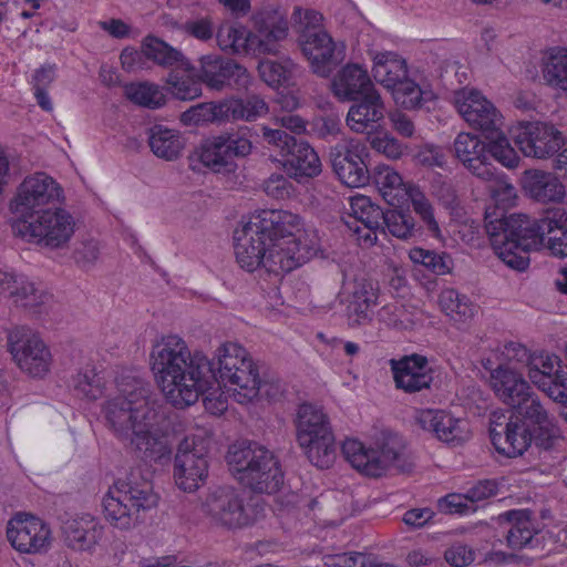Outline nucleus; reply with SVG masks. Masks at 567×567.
I'll list each match as a JSON object with an SVG mask.
<instances>
[{"label": "nucleus", "mask_w": 567, "mask_h": 567, "mask_svg": "<svg viewBox=\"0 0 567 567\" xmlns=\"http://www.w3.org/2000/svg\"><path fill=\"white\" fill-rule=\"evenodd\" d=\"M150 359L164 396L177 409L196 403L217 384L214 364L203 352H192L177 334L162 337L153 346Z\"/></svg>", "instance_id": "1"}, {"label": "nucleus", "mask_w": 567, "mask_h": 567, "mask_svg": "<svg viewBox=\"0 0 567 567\" xmlns=\"http://www.w3.org/2000/svg\"><path fill=\"white\" fill-rule=\"evenodd\" d=\"M485 229L499 259L509 268L524 271L529 265V251L543 250L545 239L567 231V210L563 207L548 208L538 218L524 214L493 218L487 213Z\"/></svg>", "instance_id": "2"}, {"label": "nucleus", "mask_w": 567, "mask_h": 567, "mask_svg": "<svg viewBox=\"0 0 567 567\" xmlns=\"http://www.w3.org/2000/svg\"><path fill=\"white\" fill-rule=\"evenodd\" d=\"M300 217L287 210H262L252 215L234 233L235 255L243 269L265 268L269 241L292 235Z\"/></svg>", "instance_id": "3"}, {"label": "nucleus", "mask_w": 567, "mask_h": 567, "mask_svg": "<svg viewBox=\"0 0 567 567\" xmlns=\"http://www.w3.org/2000/svg\"><path fill=\"white\" fill-rule=\"evenodd\" d=\"M116 386L117 393L103 404V414L117 436L128 439L143 422L157 416L159 406L153 398L151 384L137 375H121Z\"/></svg>", "instance_id": "4"}, {"label": "nucleus", "mask_w": 567, "mask_h": 567, "mask_svg": "<svg viewBox=\"0 0 567 567\" xmlns=\"http://www.w3.org/2000/svg\"><path fill=\"white\" fill-rule=\"evenodd\" d=\"M153 484L140 470L117 480L103 498L105 519L115 528L128 530L144 522V514L157 506Z\"/></svg>", "instance_id": "5"}, {"label": "nucleus", "mask_w": 567, "mask_h": 567, "mask_svg": "<svg viewBox=\"0 0 567 567\" xmlns=\"http://www.w3.org/2000/svg\"><path fill=\"white\" fill-rule=\"evenodd\" d=\"M341 451L353 468L370 477H380L391 468L405 474L414 467L403 439L394 433L382 432L369 449L360 441L347 440Z\"/></svg>", "instance_id": "6"}, {"label": "nucleus", "mask_w": 567, "mask_h": 567, "mask_svg": "<svg viewBox=\"0 0 567 567\" xmlns=\"http://www.w3.org/2000/svg\"><path fill=\"white\" fill-rule=\"evenodd\" d=\"M228 465L241 484L256 493H277L284 484L279 461L271 451L256 442L235 443L227 453Z\"/></svg>", "instance_id": "7"}, {"label": "nucleus", "mask_w": 567, "mask_h": 567, "mask_svg": "<svg viewBox=\"0 0 567 567\" xmlns=\"http://www.w3.org/2000/svg\"><path fill=\"white\" fill-rule=\"evenodd\" d=\"M296 440L307 458L319 468H329L337 456L336 437L327 413L312 403L298 406Z\"/></svg>", "instance_id": "8"}, {"label": "nucleus", "mask_w": 567, "mask_h": 567, "mask_svg": "<svg viewBox=\"0 0 567 567\" xmlns=\"http://www.w3.org/2000/svg\"><path fill=\"white\" fill-rule=\"evenodd\" d=\"M216 360L217 384L212 391H217L220 383H230L238 388L236 395L240 403L258 398L259 369L241 346L234 342L220 344L216 351Z\"/></svg>", "instance_id": "9"}, {"label": "nucleus", "mask_w": 567, "mask_h": 567, "mask_svg": "<svg viewBox=\"0 0 567 567\" xmlns=\"http://www.w3.org/2000/svg\"><path fill=\"white\" fill-rule=\"evenodd\" d=\"M372 73L380 84L393 93L395 102L405 109H419L432 99V93L423 91L409 78L406 61L395 52H374Z\"/></svg>", "instance_id": "10"}, {"label": "nucleus", "mask_w": 567, "mask_h": 567, "mask_svg": "<svg viewBox=\"0 0 567 567\" xmlns=\"http://www.w3.org/2000/svg\"><path fill=\"white\" fill-rule=\"evenodd\" d=\"M200 511L212 525L227 530L243 529L257 520L245 495L233 486L210 488L200 501Z\"/></svg>", "instance_id": "11"}, {"label": "nucleus", "mask_w": 567, "mask_h": 567, "mask_svg": "<svg viewBox=\"0 0 567 567\" xmlns=\"http://www.w3.org/2000/svg\"><path fill=\"white\" fill-rule=\"evenodd\" d=\"M248 134L249 128L243 126L237 131L224 132L206 138L194 150L188 159L198 161L215 173L231 172L236 167V158H244L251 153L252 143Z\"/></svg>", "instance_id": "12"}, {"label": "nucleus", "mask_w": 567, "mask_h": 567, "mask_svg": "<svg viewBox=\"0 0 567 567\" xmlns=\"http://www.w3.org/2000/svg\"><path fill=\"white\" fill-rule=\"evenodd\" d=\"M73 216L62 208H51L33 219H14L12 233L51 249L63 248L74 234Z\"/></svg>", "instance_id": "13"}, {"label": "nucleus", "mask_w": 567, "mask_h": 567, "mask_svg": "<svg viewBox=\"0 0 567 567\" xmlns=\"http://www.w3.org/2000/svg\"><path fill=\"white\" fill-rule=\"evenodd\" d=\"M62 189L45 173L28 176L18 187L10 207L16 219H33L35 216L53 208L61 199Z\"/></svg>", "instance_id": "14"}, {"label": "nucleus", "mask_w": 567, "mask_h": 567, "mask_svg": "<svg viewBox=\"0 0 567 567\" xmlns=\"http://www.w3.org/2000/svg\"><path fill=\"white\" fill-rule=\"evenodd\" d=\"M305 19L307 24L299 35V45L313 73L327 78L341 62V52L337 51L336 43L327 31L316 25L321 21V14L307 11Z\"/></svg>", "instance_id": "15"}, {"label": "nucleus", "mask_w": 567, "mask_h": 567, "mask_svg": "<svg viewBox=\"0 0 567 567\" xmlns=\"http://www.w3.org/2000/svg\"><path fill=\"white\" fill-rule=\"evenodd\" d=\"M8 349L16 364L33 378H43L51 368L52 355L40 336L25 326L8 332Z\"/></svg>", "instance_id": "16"}, {"label": "nucleus", "mask_w": 567, "mask_h": 567, "mask_svg": "<svg viewBox=\"0 0 567 567\" xmlns=\"http://www.w3.org/2000/svg\"><path fill=\"white\" fill-rule=\"evenodd\" d=\"M537 435L534 429L504 413H493L489 420L492 443L507 457L522 456L528 449H536Z\"/></svg>", "instance_id": "17"}, {"label": "nucleus", "mask_w": 567, "mask_h": 567, "mask_svg": "<svg viewBox=\"0 0 567 567\" xmlns=\"http://www.w3.org/2000/svg\"><path fill=\"white\" fill-rule=\"evenodd\" d=\"M566 136L553 123L527 122L515 137L525 156L545 159L555 155L566 144Z\"/></svg>", "instance_id": "18"}, {"label": "nucleus", "mask_w": 567, "mask_h": 567, "mask_svg": "<svg viewBox=\"0 0 567 567\" xmlns=\"http://www.w3.org/2000/svg\"><path fill=\"white\" fill-rule=\"evenodd\" d=\"M7 537L11 546L22 554H41L51 545L49 526L25 513H19L9 520Z\"/></svg>", "instance_id": "19"}, {"label": "nucleus", "mask_w": 567, "mask_h": 567, "mask_svg": "<svg viewBox=\"0 0 567 567\" xmlns=\"http://www.w3.org/2000/svg\"><path fill=\"white\" fill-rule=\"evenodd\" d=\"M252 43L257 44V52L276 55L279 53V42L288 35L289 23L287 13L279 7H265L251 17Z\"/></svg>", "instance_id": "20"}, {"label": "nucleus", "mask_w": 567, "mask_h": 567, "mask_svg": "<svg viewBox=\"0 0 567 567\" xmlns=\"http://www.w3.org/2000/svg\"><path fill=\"white\" fill-rule=\"evenodd\" d=\"M362 151L360 142L353 138L342 140L330 147L332 171L348 187H361L369 182V171L361 157Z\"/></svg>", "instance_id": "21"}, {"label": "nucleus", "mask_w": 567, "mask_h": 567, "mask_svg": "<svg viewBox=\"0 0 567 567\" xmlns=\"http://www.w3.org/2000/svg\"><path fill=\"white\" fill-rule=\"evenodd\" d=\"M208 475V462L203 449L196 445L195 436L184 437L175 455L174 478L178 488L192 493L205 482Z\"/></svg>", "instance_id": "22"}, {"label": "nucleus", "mask_w": 567, "mask_h": 567, "mask_svg": "<svg viewBox=\"0 0 567 567\" xmlns=\"http://www.w3.org/2000/svg\"><path fill=\"white\" fill-rule=\"evenodd\" d=\"M464 120L471 126L480 130L484 137L489 141V152L496 161L506 167L517 166L519 158L503 133V117L492 103L491 110L470 112V116Z\"/></svg>", "instance_id": "23"}, {"label": "nucleus", "mask_w": 567, "mask_h": 567, "mask_svg": "<svg viewBox=\"0 0 567 567\" xmlns=\"http://www.w3.org/2000/svg\"><path fill=\"white\" fill-rule=\"evenodd\" d=\"M511 417L534 429L536 436V450L549 451L559 440V431L553 424L548 412L543 406L538 395L532 392L520 403L511 409Z\"/></svg>", "instance_id": "24"}, {"label": "nucleus", "mask_w": 567, "mask_h": 567, "mask_svg": "<svg viewBox=\"0 0 567 567\" xmlns=\"http://www.w3.org/2000/svg\"><path fill=\"white\" fill-rule=\"evenodd\" d=\"M0 295L18 308L41 313L51 296L24 276L0 270Z\"/></svg>", "instance_id": "25"}, {"label": "nucleus", "mask_w": 567, "mask_h": 567, "mask_svg": "<svg viewBox=\"0 0 567 567\" xmlns=\"http://www.w3.org/2000/svg\"><path fill=\"white\" fill-rule=\"evenodd\" d=\"M455 157L476 177L492 182L495 177L494 168L489 162L493 157L487 144L477 135L460 133L453 144Z\"/></svg>", "instance_id": "26"}, {"label": "nucleus", "mask_w": 567, "mask_h": 567, "mask_svg": "<svg viewBox=\"0 0 567 567\" xmlns=\"http://www.w3.org/2000/svg\"><path fill=\"white\" fill-rule=\"evenodd\" d=\"M415 421L423 430L433 433L440 441L452 446L462 445L471 439L467 421L456 419L443 410H421Z\"/></svg>", "instance_id": "27"}, {"label": "nucleus", "mask_w": 567, "mask_h": 567, "mask_svg": "<svg viewBox=\"0 0 567 567\" xmlns=\"http://www.w3.org/2000/svg\"><path fill=\"white\" fill-rule=\"evenodd\" d=\"M161 417L158 411L157 416L143 422L142 426L128 436V440L131 445L142 454L144 461L164 465L171 462L173 447L167 436L158 430Z\"/></svg>", "instance_id": "28"}, {"label": "nucleus", "mask_w": 567, "mask_h": 567, "mask_svg": "<svg viewBox=\"0 0 567 567\" xmlns=\"http://www.w3.org/2000/svg\"><path fill=\"white\" fill-rule=\"evenodd\" d=\"M200 80L209 89L221 91L227 86L245 87L249 74L243 65L221 56L206 55L202 60Z\"/></svg>", "instance_id": "29"}, {"label": "nucleus", "mask_w": 567, "mask_h": 567, "mask_svg": "<svg viewBox=\"0 0 567 567\" xmlns=\"http://www.w3.org/2000/svg\"><path fill=\"white\" fill-rule=\"evenodd\" d=\"M346 123L355 133H371L384 118V102L377 89L352 100Z\"/></svg>", "instance_id": "30"}, {"label": "nucleus", "mask_w": 567, "mask_h": 567, "mask_svg": "<svg viewBox=\"0 0 567 567\" xmlns=\"http://www.w3.org/2000/svg\"><path fill=\"white\" fill-rule=\"evenodd\" d=\"M489 383L496 398L509 409L534 392L524 375L506 364L491 372Z\"/></svg>", "instance_id": "31"}, {"label": "nucleus", "mask_w": 567, "mask_h": 567, "mask_svg": "<svg viewBox=\"0 0 567 567\" xmlns=\"http://www.w3.org/2000/svg\"><path fill=\"white\" fill-rule=\"evenodd\" d=\"M391 368L396 388L406 393L429 389L433 381L427 371V359L420 354L405 355L398 361L391 360Z\"/></svg>", "instance_id": "32"}, {"label": "nucleus", "mask_w": 567, "mask_h": 567, "mask_svg": "<svg viewBox=\"0 0 567 567\" xmlns=\"http://www.w3.org/2000/svg\"><path fill=\"white\" fill-rule=\"evenodd\" d=\"M296 233L297 230L292 235L269 241L265 262L267 271L276 275L289 272L305 262L306 256L300 252V243L296 238Z\"/></svg>", "instance_id": "33"}, {"label": "nucleus", "mask_w": 567, "mask_h": 567, "mask_svg": "<svg viewBox=\"0 0 567 567\" xmlns=\"http://www.w3.org/2000/svg\"><path fill=\"white\" fill-rule=\"evenodd\" d=\"M284 158L282 166L286 173L298 182L316 177L321 173V162L318 154L302 138L291 143Z\"/></svg>", "instance_id": "34"}, {"label": "nucleus", "mask_w": 567, "mask_h": 567, "mask_svg": "<svg viewBox=\"0 0 567 567\" xmlns=\"http://www.w3.org/2000/svg\"><path fill=\"white\" fill-rule=\"evenodd\" d=\"M374 89L375 86L368 72L358 64H347L331 81L333 94L342 102L357 100V97Z\"/></svg>", "instance_id": "35"}, {"label": "nucleus", "mask_w": 567, "mask_h": 567, "mask_svg": "<svg viewBox=\"0 0 567 567\" xmlns=\"http://www.w3.org/2000/svg\"><path fill=\"white\" fill-rule=\"evenodd\" d=\"M373 178L382 198L390 206L400 208L409 203V197H411L410 189L414 188V185L405 183L402 176L392 167L385 165L378 166Z\"/></svg>", "instance_id": "36"}, {"label": "nucleus", "mask_w": 567, "mask_h": 567, "mask_svg": "<svg viewBox=\"0 0 567 567\" xmlns=\"http://www.w3.org/2000/svg\"><path fill=\"white\" fill-rule=\"evenodd\" d=\"M523 188L533 199L540 203L559 202L565 196V187L551 173L529 169L523 177Z\"/></svg>", "instance_id": "37"}, {"label": "nucleus", "mask_w": 567, "mask_h": 567, "mask_svg": "<svg viewBox=\"0 0 567 567\" xmlns=\"http://www.w3.org/2000/svg\"><path fill=\"white\" fill-rule=\"evenodd\" d=\"M65 543L75 550H91L103 536V526L93 517L84 516L65 523Z\"/></svg>", "instance_id": "38"}, {"label": "nucleus", "mask_w": 567, "mask_h": 567, "mask_svg": "<svg viewBox=\"0 0 567 567\" xmlns=\"http://www.w3.org/2000/svg\"><path fill=\"white\" fill-rule=\"evenodd\" d=\"M167 91L177 100L192 101L202 95L200 74L187 60L186 65L173 68L166 78Z\"/></svg>", "instance_id": "39"}, {"label": "nucleus", "mask_w": 567, "mask_h": 567, "mask_svg": "<svg viewBox=\"0 0 567 567\" xmlns=\"http://www.w3.org/2000/svg\"><path fill=\"white\" fill-rule=\"evenodd\" d=\"M378 301V287L362 279L355 284L351 302V326H361L372 320L373 308Z\"/></svg>", "instance_id": "40"}, {"label": "nucleus", "mask_w": 567, "mask_h": 567, "mask_svg": "<svg viewBox=\"0 0 567 567\" xmlns=\"http://www.w3.org/2000/svg\"><path fill=\"white\" fill-rule=\"evenodd\" d=\"M147 134L154 155L166 161H174L181 156L185 142L178 132L154 125L147 130Z\"/></svg>", "instance_id": "41"}, {"label": "nucleus", "mask_w": 567, "mask_h": 567, "mask_svg": "<svg viewBox=\"0 0 567 567\" xmlns=\"http://www.w3.org/2000/svg\"><path fill=\"white\" fill-rule=\"evenodd\" d=\"M532 513L526 509L509 511L499 515V520L508 523L507 543L512 548H522L528 545L537 534L532 522Z\"/></svg>", "instance_id": "42"}, {"label": "nucleus", "mask_w": 567, "mask_h": 567, "mask_svg": "<svg viewBox=\"0 0 567 567\" xmlns=\"http://www.w3.org/2000/svg\"><path fill=\"white\" fill-rule=\"evenodd\" d=\"M542 73L549 86L567 96V48L551 49L543 60Z\"/></svg>", "instance_id": "43"}, {"label": "nucleus", "mask_w": 567, "mask_h": 567, "mask_svg": "<svg viewBox=\"0 0 567 567\" xmlns=\"http://www.w3.org/2000/svg\"><path fill=\"white\" fill-rule=\"evenodd\" d=\"M229 106L227 102H205L190 106L181 114V121L185 125H199L202 123H215L229 121Z\"/></svg>", "instance_id": "44"}, {"label": "nucleus", "mask_w": 567, "mask_h": 567, "mask_svg": "<svg viewBox=\"0 0 567 567\" xmlns=\"http://www.w3.org/2000/svg\"><path fill=\"white\" fill-rule=\"evenodd\" d=\"M143 49L146 54V59L154 61L161 66L176 68L178 65L187 64V59L181 51L168 45L158 38L147 37L143 42Z\"/></svg>", "instance_id": "45"}, {"label": "nucleus", "mask_w": 567, "mask_h": 567, "mask_svg": "<svg viewBox=\"0 0 567 567\" xmlns=\"http://www.w3.org/2000/svg\"><path fill=\"white\" fill-rule=\"evenodd\" d=\"M350 216L364 229H380L385 212L368 196H354L350 202Z\"/></svg>", "instance_id": "46"}, {"label": "nucleus", "mask_w": 567, "mask_h": 567, "mask_svg": "<svg viewBox=\"0 0 567 567\" xmlns=\"http://www.w3.org/2000/svg\"><path fill=\"white\" fill-rule=\"evenodd\" d=\"M124 95L134 104L148 109H158L166 102L165 94L159 86L146 81L125 84Z\"/></svg>", "instance_id": "47"}, {"label": "nucleus", "mask_w": 567, "mask_h": 567, "mask_svg": "<svg viewBox=\"0 0 567 567\" xmlns=\"http://www.w3.org/2000/svg\"><path fill=\"white\" fill-rule=\"evenodd\" d=\"M217 40L221 48L231 49L235 53H252L257 52V44L252 43V35L244 27L227 25L221 28L217 33Z\"/></svg>", "instance_id": "48"}, {"label": "nucleus", "mask_w": 567, "mask_h": 567, "mask_svg": "<svg viewBox=\"0 0 567 567\" xmlns=\"http://www.w3.org/2000/svg\"><path fill=\"white\" fill-rule=\"evenodd\" d=\"M258 73L260 79L271 87H279L288 85L297 64L290 59H285L281 62L270 59L261 60L258 63Z\"/></svg>", "instance_id": "49"}, {"label": "nucleus", "mask_w": 567, "mask_h": 567, "mask_svg": "<svg viewBox=\"0 0 567 567\" xmlns=\"http://www.w3.org/2000/svg\"><path fill=\"white\" fill-rule=\"evenodd\" d=\"M441 309L455 320L465 321L474 316L475 306L455 289H445L439 298Z\"/></svg>", "instance_id": "50"}, {"label": "nucleus", "mask_w": 567, "mask_h": 567, "mask_svg": "<svg viewBox=\"0 0 567 567\" xmlns=\"http://www.w3.org/2000/svg\"><path fill=\"white\" fill-rule=\"evenodd\" d=\"M227 106H229V120L252 121L268 112L267 103L257 94H250L243 100L227 102Z\"/></svg>", "instance_id": "51"}, {"label": "nucleus", "mask_w": 567, "mask_h": 567, "mask_svg": "<svg viewBox=\"0 0 567 567\" xmlns=\"http://www.w3.org/2000/svg\"><path fill=\"white\" fill-rule=\"evenodd\" d=\"M400 239H408L416 233L414 218L410 213L401 209L386 210L382 220V229Z\"/></svg>", "instance_id": "52"}, {"label": "nucleus", "mask_w": 567, "mask_h": 567, "mask_svg": "<svg viewBox=\"0 0 567 567\" xmlns=\"http://www.w3.org/2000/svg\"><path fill=\"white\" fill-rule=\"evenodd\" d=\"M74 390L79 395L90 400H96L102 394L103 379L96 373L95 368L86 364L80 369L73 378Z\"/></svg>", "instance_id": "53"}, {"label": "nucleus", "mask_w": 567, "mask_h": 567, "mask_svg": "<svg viewBox=\"0 0 567 567\" xmlns=\"http://www.w3.org/2000/svg\"><path fill=\"white\" fill-rule=\"evenodd\" d=\"M559 362L556 355L534 354L528 365L529 379L540 389L543 382L547 383V380H551L555 377L556 371H563L559 369Z\"/></svg>", "instance_id": "54"}, {"label": "nucleus", "mask_w": 567, "mask_h": 567, "mask_svg": "<svg viewBox=\"0 0 567 567\" xmlns=\"http://www.w3.org/2000/svg\"><path fill=\"white\" fill-rule=\"evenodd\" d=\"M455 106L463 118H466L470 112H484L487 110L486 106L491 109V102L478 91L462 90L455 94Z\"/></svg>", "instance_id": "55"}, {"label": "nucleus", "mask_w": 567, "mask_h": 567, "mask_svg": "<svg viewBox=\"0 0 567 567\" xmlns=\"http://www.w3.org/2000/svg\"><path fill=\"white\" fill-rule=\"evenodd\" d=\"M410 258L414 264H420L437 275H444L450 270L445 257L431 250L413 248L410 251Z\"/></svg>", "instance_id": "56"}, {"label": "nucleus", "mask_w": 567, "mask_h": 567, "mask_svg": "<svg viewBox=\"0 0 567 567\" xmlns=\"http://www.w3.org/2000/svg\"><path fill=\"white\" fill-rule=\"evenodd\" d=\"M410 192L411 197H409V202L412 203L414 210L421 216L431 231H439V225L434 218L433 207L429 199L416 186L410 189Z\"/></svg>", "instance_id": "57"}, {"label": "nucleus", "mask_w": 567, "mask_h": 567, "mask_svg": "<svg viewBox=\"0 0 567 567\" xmlns=\"http://www.w3.org/2000/svg\"><path fill=\"white\" fill-rule=\"evenodd\" d=\"M437 508L443 514H466L468 512H475L474 505L470 503V498L466 494H449L437 502Z\"/></svg>", "instance_id": "58"}, {"label": "nucleus", "mask_w": 567, "mask_h": 567, "mask_svg": "<svg viewBox=\"0 0 567 567\" xmlns=\"http://www.w3.org/2000/svg\"><path fill=\"white\" fill-rule=\"evenodd\" d=\"M371 147L390 159H398L403 155L404 146L389 133L377 135L370 141Z\"/></svg>", "instance_id": "59"}, {"label": "nucleus", "mask_w": 567, "mask_h": 567, "mask_svg": "<svg viewBox=\"0 0 567 567\" xmlns=\"http://www.w3.org/2000/svg\"><path fill=\"white\" fill-rule=\"evenodd\" d=\"M74 260L83 269L91 268L100 256L99 243L92 238L85 239L75 248Z\"/></svg>", "instance_id": "60"}, {"label": "nucleus", "mask_w": 567, "mask_h": 567, "mask_svg": "<svg viewBox=\"0 0 567 567\" xmlns=\"http://www.w3.org/2000/svg\"><path fill=\"white\" fill-rule=\"evenodd\" d=\"M540 389L554 401L567 405V370L556 371L555 377L547 383L543 382Z\"/></svg>", "instance_id": "61"}, {"label": "nucleus", "mask_w": 567, "mask_h": 567, "mask_svg": "<svg viewBox=\"0 0 567 567\" xmlns=\"http://www.w3.org/2000/svg\"><path fill=\"white\" fill-rule=\"evenodd\" d=\"M266 194L276 199L289 198L293 193L292 184L280 174H272L264 184Z\"/></svg>", "instance_id": "62"}, {"label": "nucleus", "mask_w": 567, "mask_h": 567, "mask_svg": "<svg viewBox=\"0 0 567 567\" xmlns=\"http://www.w3.org/2000/svg\"><path fill=\"white\" fill-rule=\"evenodd\" d=\"M445 560L453 567H466L475 559L472 548L463 544H454L444 553Z\"/></svg>", "instance_id": "63"}, {"label": "nucleus", "mask_w": 567, "mask_h": 567, "mask_svg": "<svg viewBox=\"0 0 567 567\" xmlns=\"http://www.w3.org/2000/svg\"><path fill=\"white\" fill-rule=\"evenodd\" d=\"M264 140L275 147H277L282 156L289 151L291 143H295L298 138L288 134L281 128H269L264 126L262 128Z\"/></svg>", "instance_id": "64"}]
</instances>
